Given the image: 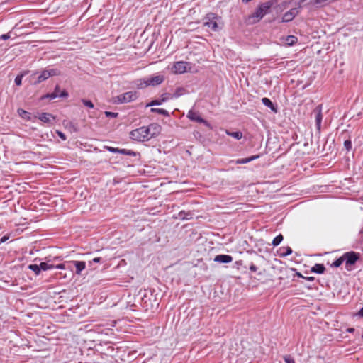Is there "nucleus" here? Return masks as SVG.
Segmentation results:
<instances>
[{
  "label": "nucleus",
  "mask_w": 363,
  "mask_h": 363,
  "mask_svg": "<svg viewBox=\"0 0 363 363\" xmlns=\"http://www.w3.org/2000/svg\"><path fill=\"white\" fill-rule=\"evenodd\" d=\"M184 93V89L183 88H178L172 96V98H178L183 95Z\"/></svg>",
  "instance_id": "29"
},
{
  "label": "nucleus",
  "mask_w": 363,
  "mask_h": 363,
  "mask_svg": "<svg viewBox=\"0 0 363 363\" xmlns=\"http://www.w3.org/2000/svg\"><path fill=\"white\" fill-rule=\"evenodd\" d=\"M130 137L131 139L137 141H147L151 139V136L146 129V126H142L132 130L130 133Z\"/></svg>",
  "instance_id": "4"
},
{
  "label": "nucleus",
  "mask_w": 363,
  "mask_h": 363,
  "mask_svg": "<svg viewBox=\"0 0 363 363\" xmlns=\"http://www.w3.org/2000/svg\"><path fill=\"white\" fill-rule=\"evenodd\" d=\"M57 134L62 140H65L67 139L65 134H64L62 132L57 130Z\"/></svg>",
  "instance_id": "41"
},
{
  "label": "nucleus",
  "mask_w": 363,
  "mask_h": 363,
  "mask_svg": "<svg viewBox=\"0 0 363 363\" xmlns=\"http://www.w3.org/2000/svg\"><path fill=\"white\" fill-rule=\"evenodd\" d=\"M283 235L281 234H279V235H277V237H275L274 238V240H272V245L273 246H278L281 242L283 240Z\"/></svg>",
  "instance_id": "27"
},
{
  "label": "nucleus",
  "mask_w": 363,
  "mask_h": 363,
  "mask_svg": "<svg viewBox=\"0 0 363 363\" xmlns=\"http://www.w3.org/2000/svg\"><path fill=\"white\" fill-rule=\"evenodd\" d=\"M285 363H296L294 359L290 355H285L284 357Z\"/></svg>",
  "instance_id": "35"
},
{
  "label": "nucleus",
  "mask_w": 363,
  "mask_h": 363,
  "mask_svg": "<svg viewBox=\"0 0 363 363\" xmlns=\"http://www.w3.org/2000/svg\"><path fill=\"white\" fill-rule=\"evenodd\" d=\"M22 78H23V75H18L15 78V84L17 85V86H21V84H22Z\"/></svg>",
  "instance_id": "33"
},
{
  "label": "nucleus",
  "mask_w": 363,
  "mask_h": 363,
  "mask_svg": "<svg viewBox=\"0 0 363 363\" xmlns=\"http://www.w3.org/2000/svg\"><path fill=\"white\" fill-rule=\"evenodd\" d=\"M344 262V258H343V255L340 257H339L338 259H337L333 264H332V267H339Z\"/></svg>",
  "instance_id": "30"
},
{
  "label": "nucleus",
  "mask_w": 363,
  "mask_h": 363,
  "mask_svg": "<svg viewBox=\"0 0 363 363\" xmlns=\"http://www.w3.org/2000/svg\"><path fill=\"white\" fill-rule=\"evenodd\" d=\"M69 264L75 267V273L78 275L81 274L82 271L84 270L86 267V263L83 261H72Z\"/></svg>",
  "instance_id": "13"
},
{
  "label": "nucleus",
  "mask_w": 363,
  "mask_h": 363,
  "mask_svg": "<svg viewBox=\"0 0 363 363\" xmlns=\"http://www.w3.org/2000/svg\"><path fill=\"white\" fill-rule=\"evenodd\" d=\"M164 80V77L162 74L155 76H150L143 79H138L136 86L138 89H143L147 86H155L162 84Z\"/></svg>",
  "instance_id": "3"
},
{
  "label": "nucleus",
  "mask_w": 363,
  "mask_h": 363,
  "mask_svg": "<svg viewBox=\"0 0 363 363\" xmlns=\"http://www.w3.org/2000/svg\"><path fill=\"white\" fill-rule=\"evenodd\" d=\"M250 270L251 272H256L257 270V267L254 264H251L250 266Z\"/></svg>",
  "instance_id": "47"
},
{
  "label": "nucleus",
  "mask_w": 363,
  "mask_h": 363,
  "mask_svg": "<svg viewBox=\"0 0 363 363\" xmlns=\"http://www.w3.org/2000/svg\"><path fill=\"white\" fill-rule=\"evenodd\" d=\"M354 330V328H350V329H348V331H349V332H350V333L353 332Z\"/></svg>",
  "instance_id": "52"
},
{
  "label": "nucleus",
  "mask_w": 363,
  "mask_h": 363,
  "mask_svg": "<svg viewBox=\"0 0 363 363\" xmlns=\"http://www.w3.org/2000/svg\"><path fill=\"white\" fill-rule=\"evenodd\" d=\"M187 117L189 120H191L192 121H195V122H197L199 123H203L208 127L210 126L208 122L207 121H206L205 119H203V118H201L200 116L199 112L194 111L192 109L189 111V112L187 113Z\"/></svg>",
  "instance_id": "7"
},
{
  "label": "nucleus",
  "mask_w": 363,
  "mask_h": 363,
  "mask_svg": "<svg viewBox=\"0 0 363 363\" xmlns=\"http://www.w3.org/2000/svg\"><path fill=\"white\" fill-rule=\"evenodd\" d=\"M298 8H293L290 9L289 11L286 12L282 17V22H289L291 21L295 16H296L299 13Z\"/></svg>",
  "instance_id": "10"
},
{
  "label": "nucleus",
  "mask_w": 363,
  "mask_h": 363,
  "mask_svg": "<svg viewBox=\"0 0 363 363\" xmlns=\"http://www.w3.org/2000/svg\"><path fill=\"white\" fill-rule=\"evenodd\" d=\"M47 72H48V76L52 77V76H57L60 74V71L57 69H47Z\"/></svg>",
  "instance_id": "28"
},
{
  "label": "nucleus",
  "mask_w": 363,
  "mask_h": 363,
  "mask_svg": "<svg viewBox=\"0 0 363 363\" xmlns=\"http://www.w3.org/2000/svg\"><path fill=\"white\" fill-rule=\"evenodd\" d=\"M68 96V93L63 90V91H60V94H59V97H67Z\"/></svg>",
  "instance_id": "43"
},
{
  "label": "nucleus",
  "mask_w": 363,
  "mask_h": 363,
  "mask_svg": "<svg viewBox=\"0 0 363 363\" xmlns=\"http://www.w3.org/2000/svg\"><path fill=\"white\" fill-rule=\"evenodd\" d=\"M188 63L184 61L176 62L172 70L174 74H183L186 72Z\"/></svg>",
  "instance_id": "9"
},
{
  "label": "nucleus",
  "mask_w": 363,
  "mask_h": 363,
  "mask_svg": "<svg viewBox=\"0 0 363 363\" xmlns=\"http://www.w3.org/2000/svg\"><path fill=\"white\" fill-rule=\"evenodd\" d=\"M307 279L308 281H313L314 279V278L313 277H308Z\"/></svg>",
  "instance_id": "51"
},
{
  "label": "nucleus",
  "mask_w": 363,
  "mask_h": 363,
  "mask_svg": "<svg viewBox=\"0 0 363 363\" xmlns=\"http://www.w3.org/2000/svg\"><path fill=\"white\" fill-rule=\"evenodd\" d=\"M163 102L162 101V99L161 100H153L150 103H149L148 104H147L146 106H159V105H161Z\"/></svg>",
  "instance_id": "31"
},
{
  "label": "nucleus",
  "mask_w": 363,
  "mask_h": 363,
  "mask_svg": "<svg viewBox=\"0 0 363 363\" xmlns=\"http://www.w3.org/2000/svg\"><path fill=\"white\" fill-rule=\"evenodd\" d=\"M9 38H10L9 33L3 34L0 36V39L1 40H7Z\"/></svg>",
  "instance_id": "44"
},
{
  "label": "nucleus",
  "mask_w": 363,
  "mask_h": 363,
  "mask_svg": "<svg viewBox=\"0 0 363 363\" xmlns=\"http://www.w3.org/2000/svg\"><path fill=\"white\" fill-rule=\"evenodd\" d=\"M82 102L83 103V104L85 106H87L89 108H94V104L93 103L89 101V100H86V99H82Z\"/></svg>",
  "instance_id": "32"
},
{
  "label": "nucleus",
  "mask_w": 363,
  "mask_h": 363,
  "mask_svg": "<svg viewBox=\"0 0 363 363\" xmlns=\"http://www.w3.org/2000/svg\"><path fill=\"white\" fill-rule=\"evenodd\" d=\"M262 104L269 108L274 113H277V106L272 102V101L268 98H262Z\"/></svg>",
  "instance_id": "15"
},
{
  "label": "nucleus",
  "mask_w": 363,
  "mask_h": 363,
  "mask_svg": "<svg viewBox=\"0 0 363 363\" xmlns=\"http://www.w3.org/2000/svg\"><path fill=\"white\" fill-rule=\"evenodd\" d=\"M49 78L48 72H47V69H44L41 72V73L38 75L36 82L35 84H40L43 82V81L46 80Z\"/></svg>",
  "instance_id": "18"
},
{
  "label": "nucleus",
  "mask_w": 363,
  "mask_h": 363,
  "mask_svg": "<svg viewBox=\"0 0 363 363\" xmlns=\"http://www.w3.org/2000/svg\"><path fill=\"white\" fill-rule=\"evenodd\" d=\"M343 258L344 262H345V268L347 270H352V266L359 259V255L356 252L350 251L344 253Z\"/></svg>",
  "instance_id": "6"
},
{
  "label": "nucleus",
  "mask_w": 363,
  "mask_h": 363,
  "mask_svg": "<svg viewBox=\"0 0 363 363\" xmlns=\"http://www.w3.org/2000/svg\"><path fill=\"white\" fill-rule=\"evenodd\" d=\"M213 260L219 263H230L233 261V257L228 255H218L214 257Z\"/></svg>",
  "instance_id": "12"
},
{
  "label": "nucleus",
  "mask_w": 363,
  "mask_h": 363,
  "mask_svg": "<svg viewBox=\"0 0 363 363\" xmlns=\"http://www.w3.org/2000/svg\"><path fill=\"white\" fill-rule=\"evenodd\" d=\"M28 268L29 269L32 270L33 272H34L36 275H38L41 271L40 264L39 265L35 264H30V265H28Z\"/></svg>",
  "instance_id": "26"
},
{
  "label": "nucleus",
  "mask_w": 363,
  "mask_h": 363,
  "mask_svg": "<svg viewBox=\"0 0 363 363\" xmlns=\"http://www.w3.org/2000/svg\"><path fill=\"white\" fill-rule=\"evenodd\" d=\"M313 113L315 114V125L317 130L318 131V133H320L321 130V123L323 120L322 105L317 106L314 108Z\"/></svg>",
  "instance_id": "8"
},
{
  "label": "nucleus",
  "mask_w": 363,
  "mask_h": 363,
  "mask_svg": "<svg viewBox=\"0 0 363 363\" xmlns=\"http://www.w3.org/2000/svg\"><path fill=\"white\" fill-rule=\"evenodd\" d=\"M358 315L360 316V317H363V307L359 310V311L358 312Z\"/></svg>",
  "instance_id": "50"
},
{
  "label": "nucleus",
  "mask_w": 363,
  "mask_h": 363,
  "mask_svg": "<svg viewBox=\"0 0 363 363\" xmlns=\"http://www.w3.org/2000/svg\"><path fill=\"white\" fill-rule=\"evenodd\" d=\"M189 213H186L185 211H181L179 214V217L182 218V219H189V218H188V216Z\"/></svg>",
  "instance_id": "38"
},
{
  "label": "nucleus",
  "mask_w": 363,
  "mask_h": 363,
  "mask_svg": "<svg viewBox=\"0 0 363 363\" xmlns=\"http://www.w3.org/2000/svg\"><path fill=\"white\" fill-rule=\"evenodd\" d=\"M60 92V86L58 85H57L55 86V90H54V91L52 93L46 94L45 96H44L43 97V99L48 98V99H55L57 97H59Z\"/></svg>",
  "instance_id": "17"
},
{
  "label": "nucleus",
  "mask_w": 363,
  "mask_h": 363,
  "mask_svg": "<svg viewBox=\"0 0 363 363\" xmlns=\"http://www.w3.org/2000/svg\"><path fill=\"white\" fill-rule=\"evenodd\" d=\"M259 155H253V156H251L250 157H247V158H242V159H238L237 160L235 163L237 164H247L255 159H257L259 158Z\"/></svg>",
  "instance_id": "16"
},
{
  "label": "nucleus",
  "mask_w": 363,
  "mask_h": 363,
  "mask_svg": "<svg viewBox=\"0 0 363 363\" xmlns=\"http://www.w3.org/2000/svg\"><path fill=\"white\" fill-rule=\"evenodd\" d=\"M298 41V39L294 35H288L285 39V43L289 46L295 45Z\"/></svg>",
  "instance_id": "21"
},
{
  "label": "nucleus",
  "mask_w": 363,
  "mask_h": 363,
  "mask_svg": "<svg viewBox=\"0 0 363 363\" xmlns=\"http://www.w3.org/2000/svg\"><path fill=\"white\" fill-rule=\"evenodd\" d=\"M297 1V4L298 5V9H300V8L301 7V4L305 2L306 0H296Z\"/></svg>",
  "instance_id": "49"
},
{
  "label": "nucleus",
  "mask_w": 363,
  "mask_h": 363,
  "mask_svg": "<svg viewBox=\"0 0 363 363\" xmlns=\"http://www.w3.org/2000/svg\"><path fill=\"white\" fill-rule=\"evenodd\" d=\"M55 269H66V264L63 263V264L55 265Z\"/></svg>",
  "instance_id": "42"
},
{
  "label": "nucleus",
  "mask_w": 363,
  "mask_h": 363,
  "mask_svg": "<svg viewBox=\"0 0 363 363\" xmlns=\"http://www.w3.org/2000/svg\"><path fill=\"white\" fill-rule=\"evenodd\" d=\"M9 238V235H4L0 239V244L5 242Z\"/></svg>",
  "instance_id": "45"
},
{
  "label": "nucleus",
  "mask_w": 363,
  "mask_h": 363,
  "mask_svg": "<svg viewBox=\"0 0 363 363\" xmlns=\"http://www.w3.org/2000/svg\"><path fill=\"white\" fill-rule=\"evenodd\" d=\"M325 270V267L323 264H315L312 268L311 272L317 274H323Z\"/></svg>",
  "instance_id": "19"
},
{
  "label": "nucleus",
  "mask_w": 363,
  "mask_h": 363,
  "mask_svg": "<svg viewBox=\"0 0 363 363\" xmlns=\"http://www.w3.org/2000/svg\"><path fill=\"white\" fill-rule=\"evenodd\" d=\"M225 132L228 135H230L236 140H240L242 137V133L240 131L230 132L229 130H226Z\"/></svg>",
  "instance_id": "22"
},
{
  "label": "nucleus",
  "mask_w": 363,
  "mask_h": 363,
  "mask_svg": "<svg viewBox=\"0 0 363 363\" xmlns=\"http://www.w3.org/2000/svg\"><path fill=\"white\" fill-rule=\"evenodd\" d=\"M203 26L208 27L211 31L218 32L223 28L221 17L213 13H209L203 18Z\"/></svg>",
  "instance_id": "1"
},
{
  "label": "nucleus",
  "mask_w": 363,
  "mask_h": 363,
  "mask_svg": "<svg viewBox=\"0 0 363 363\" xmlns=\"http://www.w3.org/2000/svg\"><path fill=\"white\" fill-rule=\"evenodd\" d=\"M18 113H19V115L23 117V118H25V116H27L28 115V112L23 110V109H18Z\"/></svg>",
  "instance_id": "39"
},
{
  "label": "nucleus",
  "mask_w": 363,
  "mask_h": 363,
  "mask_svg": "<svg viewBox=\"0 0 363 363\" xmlns=\"http://www.w3.org/2000/svg\"><path fill=\"white\" fill-rule=\"evenodd\" d=\"M143 307L145 308V310H148L149 309V307H148V305L147 303V299H146V296H145L143 298Z\"/></svg>",
  "instance_id": "46"
},
{
  "label": "nucleus",
  "mask_w": 363,
  "mask_h": 363,
  "mask_svg": "<svg viewBox=\"0 0 363 363\" xmlns=\"http://www.w3.org/2000/svg\"><path fill=\"white\" fill-rule=\"evenodd\" d=\"M39 119L43 123H50L55 117L50 113H43L40 115Z\"/></svg>",
  "instance_id": "14"
},
{
  "label": "nucleus",
  "mask_w": 363,
  "mask_h": 363,
  "mask_svg": "<svg viewBox=\"0 0 363 363\" xmlns=\"http://www.w3.org/2000/svg\"><path fill=\"white\" fill-rule=\"evenodd\" d=\"M162 102H164L165 101L169 99L172 98V96L170 97V94H164L162 96Z\"/></svg>",
  "instance_id": "40"
},
{
  "label": "nucleus",
  "mask_w": 363,
  "mask_h": 363,
  "mask_svg": "<svg viewBox=\"0 0 363 363\" xmlns=\"http://www.w3.org/2000/svg\"><path fill=\"white\" fill-rule=\"evenodd\" d=\"M344 146L347 151L352 149V143L350 140H347L344 142Z\"/></svg>",
  "instance_id": "34"
},
{
  "label": "nucleus",
  "mask_w": 363,
  "mask_h": 363,
  "mask_svg": "<svg viewBox=\"0 0 363 363\" xmlns=\"http://www.w3.org/2000/svg\"><path fill=\"white\" fill-rule=\"evenodd\" d=\"M105 115L107 117L116 118L118 116V113H114V112H111V111H106L105 112Z\"/></svg>",
  "instance_id": "37"
},
{
  "label": "nucleus",
  "mask_w": 363,
  "mask_h": 363,
  "mask_svg": "<svg viewBox=\"0 0 363 363\" xmlns=\"http://www.w3.org/2000/svg\"><path fill=\"white\" fill-rule=\"evenodd\" d=\"M40 267L41 270L46 271V270L55 269V265L52 264H49L48 262H41L40 264Z\"/></svg>",
  "instance_id": "24"
},
{
  "label": "nucleus",
  "mask_w": 363,
  "mask_h": 363,
  "mask_svg": "<svg viewBox=\"0 0 363 363\" xmlns=\"http://www.w3.org/2000/svg\"><path fill=\"white\" fill-rule=\"evenodd\" d=\"M119 153L122 154V155H125L134 156V157L136 156L138 154L137 152H135L133 150H127V149H120Z\"/></svg>",
  "instance_id": "25"
},
{
  "label": "nucleus",
  "mask_w": 363,
  "mask_h": 363,
  "mask_svg": "<svg viewBox=\"0 0 363 363\" xmlns=\"http://www.w3.org/2000/svg\"><path fill=\"white\" fill-rule=\"evenodd\" d=\"M151 111L153 112V113H157L159 114H161V115H163V116H169V112L167 110L163 109V108H151Z\"/></svg>",
  "instance_id": "23"
},
{
  "label": "nucleus",
  "mask_w": 363,
  "mask_h": 363,
  "mask_svg": "<svg viewBox=\"0 0 363 363\" xmlns=\"http://www.w3.org/2000/svg\"><path fill=\"white\" fill-rule=\"evenodd\" d=\"M292 253V250L290 247H284L279 249V255L281 257H286Z\"/></svg>",
  "instance_id": "20"
},
{
  "label": "nucleus",
  "mask_w": 363,
  "mask_h": 363,
  "mask_svg": "<svg viewBox=\"0 0 363 363\" xmlns=\"http://www.w3.org/2000/svg\"><path fill=\"white\" fill-rule=\"evenodd\" d=\"M106 148L108 151H109L110 152H113V153H119V151H120V149L116 148V147L107 146V147H106Z\"/></svg>",
  "instance_id": "36"
},
{
  "label": "nucleus",
  "mask_w": 363,
  "mask_h": 363,
  "mask_svg": "<svg viewBox=\"0 0 363 363\" xmlns=\"http://www.w3.org/2000/svg\"><path fill=\"white\" fill-rule=\"evenodd\" d=\"M146 129L148 130L149 134L151 136V138L157 136L160 133V125L157 123H152L148 126H146Z\"/></svg>",
  "instance_id": "11"
},
{
  "label": "nucleus",
  "mask_w": 363,
  "mask_h": 363,
  "mask_svg": "<svg viewBox=\"0 0 363 363\" xmlns=\"http://www.w3.org/2000/svg\"><path fill=\"white\" fill-rule=\"evenodd\" d=\"M271 6L272 4L269 2H265L259 5L255 12L249 16L248 22L250 23H255L259 21L267 13H269Z\"/></svg>",
  "instance_id": "2"
},
{
  "label": "nucleus",
  "mask_w": 363,
  "mask_h": 363,
  "mask_svg": "<svg viewBox=\"0 0 363 363\" xmlns=\"http://www.w3.org/2000/svg\"><path fill=\"white\" fill-rule=\"evenodd\" d=\"M101 260V257H95L92 259L91 262H90V263L91 264V262H95V263H99L100 262Z\"/></svg>",
  "instance_id": "48"
},
{
  "label": "nucleus",
  "mask_w": 363,
  "mask_h": 363,
  "mask_svg": "<svg viewBox=\"0 0 363 363\" xmlns=\"http://www.w3.org/2000/svg\"><path fill=\"white\" fill-rule=\"evenodd\" d=\"M138 95L135 91H130L117 96L115 102L117 104H125L133 101L137 99Z\"/></svg>",
  "instance_id": "5"
}]
</instances>
